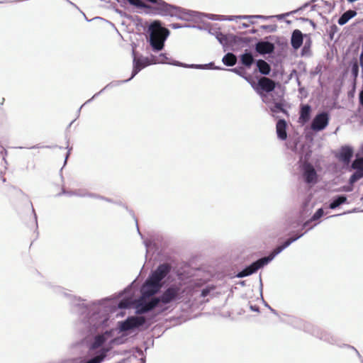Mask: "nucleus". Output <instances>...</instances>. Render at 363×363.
<instances>
[{
  "instance_id": "f257e3e1",
  "label": "nucleus",
  "mask_w": 363,
  "mask_h": 363,
  "mask_svg": "<svg viewBox=\"0 0 363 363\" xmlns=\"http://www.w3.org/2000/svg\"><path fill=\"white\" fill-rule=\"evenodd\" d=\"M133 284L134 281L116 296L106 297L88 303H85V300L81 297L68 294L65 289L60 286L51 283H48L46 286L54 293L62 294L67 298L72 310L78 315L79 324L82 325L80 330L84 335H89L102 332L108 325L109 314L116 312L117 309L133 308L137 315H157L154 312L156 308L160 309L157 297L140 295L138 298H133Z\"/></svg>"
},
{
  "instance_id": "f03ea898",
  "label": "nucleus",
  "mask_w": 363,
  "mask_h": 363,
  "mask_svg": "<svg viewBox=\"0 0 363 363\" xmlns=\"http://www.w3.org/2000/svg\"><path fill=\"white\" fill-rule=\"evenodd\" d=\"M169 35L167 28L161 26V22L155 20L147 28L146 39L153 52H159L164 49V43Z\"/></svg>"
},
{
  "instance_id": "7ed1b4c3",
  "label": "nucleus",
  "mask_w": 363,
  "mask_h": 363,
  "mask_svg": "<svg viewBox=\"0 0 363 363\" xmlns=\"http://www.w3.org/2000/svg\"><path fill=\"white\" fill-rule=\"evenodd\" d=\"M156 314H152L149 316L142 315H130L125 320L118 322V329L120 332H133L139 330L141 328H148L155 321Z\"/></svg>"
},
{
  "instance_id": "20e7f679",
  "label": "nucleus",
  "mask_w": 363,
  "mask_h": 363,
  "mask_svg": "<svg viewBox=\"0 0 363 363\" xmlns=\"http://www.w3.org/2000/svg\"><path fill=\"white\" fill-rule=\"evenodd\" d=\"M183 291L181 287L172 284L168 286L160 296H156L160 306V312L167 310L164 306L177 301L182 298Z\"/></svg>"
},
{
  "instance_id": "39448f33",
  "label": "nucleus",
  "mask_w": 363,
  "mask_h": 363,
  "mask_svg": "<svg viewBox=\"0 0 363 363\" xmlns=\"http://www.w3.org/2000/svg\"><path fill=\"white\" fill-rule=\"evenodd\" d=\"M132 55H133V70L131 73V76L129 79L122 81H118L116 82H112V86L119 85L123 83L128 82L133 79L143 69L147 67L148 65H152V60L149 59L147 57H144L142 55H137L135 52L136 45L135 43L132 44Z\"/></svg>"
},
{
  "instance_id": "423d86ee",
  "label": "nucleus",
  "mask_w": 363,
  "mask_h": 363,
  "mask_svg": "<svg viewBox=\"0 0 363 363\" xmlns=\"http://www.w3.org/2000/svg\"><path fill=\"white\" fill-rule=\"evenodd\" d=\"M274 43L277 45H286L287 43L285 40L284 43L281 42V39L276 35H269L266 37L264 40H259L255 45V50L260 55H271L274 53L275 46Z\"/></svg>"
},
{
  "instance_id": "0eeeda50",
  "label": "nucleus",
  "mask_w": 363,
  "mask_h": 363,
  "mask_svg": "<svg viewBox=\"0 0 363 363\" xmlns=\"http://www.w3.org/2000/svg\"><path fill=\"white\" fill-rule=\"evenodd\" d=\"M162 286V284L149 274L140 286V295H143V296L155 297L154 296L160 291Z\"/></svg>"
},
{
  "instance_id": "6e6552de",
  "label": "nucleus",
  "mask_w": 363,
  "mask_h": 363,
  "mask_svg": "<svg viewBox=\"0 0 363 363\" xmlns=\"http://www.w3.org/2000/svg\"><path fill=\"white\" fill-rule=\"evenodd\" d=\"M330 115L328 112L322 111L318 112L312 119L310 129L315 133L325 130L329 124Z\"/></svg>"
},
{
  "instance_id": "1a4fd4ad",
  "label": "nucleus",
  "mask_w": 363,
  "mask_h": 363,
  "mask_svg": "<svg viewBox=\"0 0 363 363\" xmlns=\"http://www.w3.org/2000/svg\"><path fill=\"white\" fill-rule=\"evenodd\" d=\"M267 264L268 263L264 257H261L245 267L236 274L235 277L238 278H243L250 276Z\"/></svg>"
},
{
  "instance_id": "9d476101",
  "label": "nucleus",
  "mask_w": 363,
  "mask_h": 363,
  "mask_svg": "<svg viewBox=\"0 0 363 363\" xmlns=\"http://www.w3.org/2000/svg\"><path fill=\"white\" fill-rule=\"evenodd\" d=\"M277 84L278 83L270 78L262 77L258 79L256 85L252 84V86L257 94H269L274 90Z\"/></svg>"
},
{
  "instance_id": "9b49d317",
  "label": "nucleus",
  "mask_w": 363,
  "mask_h": 363,
  "mask_svg": "<svg viewBox=\"0 0 363 363\" xmlns=\"http://www.w3.org/2000/svg\"><path fill=\"white\" fill-rule=\"evenodd\" d=\"M311 334L319 338L320 340L328 342L331 345H336L337 346L342 347L340 345V340L337 336L332 335L329 332L323 330L317 326H313Z\"/></svg>"
},
{
  "instance_id": "f8f14e48",
  "label": "nucleus",
  "mask_w": 363,
  "mask_h": 363,
  "mask_svg": "<svg viewBox=\"0 0 363 363\" xmlns=\"http://www.w3.org/2000/svg\"><path fill=\"white\" fill-rule=\"evenodd\" d=\"M172 269L169 263L160 264L150 274L163 285V280L170 274Z\"/></svg>"
},
{
  "instance_id": "ddd939ff",
  "label": "nucleus",
  "mask_w": 363,
  "mask_h": 363,
  "mask_svg": "<svg viewBox=\"0 0 363 363\" xmlns=\"http://www.w3.org/2000/svg\"><path fill=\"white\" fill-rule=\"evenodd\" d=\"M302 174L306 184H315L318 180V174L314 167L309 162H306L302 166Z\"/></svg>"
},
{
  "instance_id": "4468645a",
  "label": "nucleus",
  "mask_w": 363,
  "mask_h": 363,
  "mask_svg": "<svg viewBox=\"0 0 363 363\" xmlns=\"http://www.w3.org/2000/svg\"><path fill=\"white\" fill-rule=\"evenodd\" d=\"M111 350V346L103 347L94 352L90 359L82 360L80 363H101L105 360Z\"/></svg>"
},
{
  "instance_id": "2eb2a0df",
  "label": "nucleus",
  "mask_w": 363,
  "mask_h": 363,
  "mask_svg": "<svg viewBox=\"0 0 363 363\" xmlns=\"http://www.w3.org/2000/svg\"><path fill=\"white\" fill-rule=\"evenodd\" d=\"M354 155V150L350 145H343L340 147L338 155L336 157L338 158L345 164H349Z\"/></svg>"
},
{
  "instance_id": "dca6fc26",
  "label": "nucleus",
  "mask_w": 363,
  "mask_h": 363,
  "mask_svg": "<svg viewBox=\"0 0 363 363\" xmlns=\"http://www.w3.org/2000/svg\"><path fill=\"white\" fill-rule=\"evenodd\" d=\"M312 107L308 104H301L299 107V116L298 122L301 125H305L309 122L311 118Z\"/></svg>"
},
{
  "instance_id": "f3484780",
  "label": "nucleus",
  "mask_w": 363,
  "mask_h": 363,
  "mask_svg": "<svg viewBox=\"0 0 363 363\" xmlns=\"http://www.w3.org/2000/svg\"><path fill=\"white\" fill-rule=\"evenodd\" d=\"M174 66L182 67L185 68H193L199 69H223L218 67L215 66L214 62H211L207 64H186L181 62H176Z\"/></svg>"
},
{
  "instance_id": "a211bd4d",
  "label": "nucleus",
  "mask_w": 363,
  "mask_h": 363,
  "mask_svg": "<svg viewBox=\"0 0 363 363\" xmlns=\"http://www.w3.org/2000/svg\"><path fill=\"white\" fill-rule=\"evenodd\" d=\"M106 341V337L104 335L97 334L94 335L92 341L89 344V352H91L97 351L106 346H103Z\"/></svg>"
},
{
  "instance_id": "6ab92c4d",
  "label": "nucleus",
  "mask_w": 363,
  "mask_h": 363,
  "mask_svg": "<svg viewBox=\"0 0 363 363\" xmlns=\"http://www.w3.org/2000/svg\"><path fill=\"white\" fill-rule=\"evenodd\" d=\"M290 323L296 328L303 330L305 332L310 333L312 331V329L313 328V325L304 321L303 320L298 318H291Z\"/></svg>"
},
{
  "instance_id": "aec40b11",
  "label": "nucleus",
  "mask_w": 363,
  "mask_h": 363,
  "mask_svg": "<svg viewBox=\"0 0 363 363\" xmlns=\"http://www.w3.org/2000/svg\"><path fill=\"white\" fill-rule=\"evenodd\" d=\"M303 34L298 29L294 30L291 33V45L294 50L300 48L303 41Z\"/></svg>"
},
{
  "instance_id": "412c9836",
  "label": "nucleus",
  "mask_w": 363,
  "mask_h": 363,
  "mask_svg": "<svg viewBox=\"0 0 363 363\" xmlns=\"http://www.w3.org/2000/svg\"><path fill=\"white\" fill-rule=\"evenodd\" d=\"M286 121L284 119H279L277 122L276 132L277 138L281 140H286L287 138Z\"/></svg>"
},
{
  "instance_id": "4be33fe9",
  "label": "nucleus",
  "mask_w": 363,
  "mask_h": 363,
  "mask_svg": "<svg viewBox=\"0 0 363 363\" xmlns=\"http://www.w3.org/2000/svg\"><path fill=\"white\" fill-rule=\"evenodd\" d=\"M345 203H348L347 196L345 194H339L331 199L328 207L330 209L334 210Z\"/></svg>"
},
{
  "instance_id": "5701e85b",
  "label": "nucleus",
  "mask_w": 363,
  "mask_h": 363,
  "mask_svg": "<svg viewBox=\"0 0 363 363\" xmlns=\"http://www.w3.org/2000/svg\"><path fill=\"white\" fill-rule=\"evenodd\" d=\"M290 245L286 240L283 243H281L279 245H277L274 249L272 250V251L269 254V255L264 257L267 263L269 264L271 262L274 257L278 255L279 253H281L284 249L288 247Z\"/></svg>"
},
{
  "instance_id": "b1692460",
  "label": "nucleus",
  "mask_w": 363,
  "mask_h": 363,
  "mask_svg": "<svg viewBox=\"0 0 363 363\" xmlns=\"http://www.w3.org/2000/svg\"><path fill=\"white\" fill-rule=\"evenodd\" d=\"M240 62L245 67L250 68L255 62V59L251 51L245 50L240 55Z\"/></svg>"
},
{
  "instance_id": "393cba45",
  "label": "nucleus",
  "mask_w": 363,
  "mask_h": 363,
  "mask_svg": "<svg viewBox=\"0 0 363 363\" xmlns=\"http://www.w3.org/2000/svg\"><path fill=\"white\" fill-rule=\"evenodd\" d=\"M350 67H351V74L353 78L352 82V90L354 91L355 88H356V84H357V79L358 77L359 72V63H358L357 60L355 59L352 61V62L350 64Z\"/></svg>"
},
{
  "instance_id": "a878e982",
  "label": "nucleus",
  "mask_w": 363,
  "mask_h": 363,
  "mask_svg": "<svg viewBox=\"0 0 363 363\" xmlns=\"http://www.w3.org/2000/svg\"><path fill=\"white\" fill-rule=\"evenodd\" d=\"M257 68L260 74L263 75L269 74L272 69L271 66L269 63H267L265 60L259 59L255 62Z\"/></svg>"
},
{
  "instance_id": "bb28decb",
  "label": "nucleus",
  "mask_w": 363,
  "mask_h": 363,
  "mask_svg": "<svg viewBox=\"0 0 363 363\" xmlns=\"http://www.w3.org/2000/svg\"><path fill=\"white\" fill-rule=\"evenodd\" d=\"M151 60L152 64L162 63L174 65V63L177 62V60H169V58L165 53H160L158 56L152 55Z\"/></svg>"
},
{
  "instance_id": "cd10ccee",
  "label": "nucleus",
  "mask_w": 363,
  "mask_h": 363,
  "mask_svg": "<svg viewBox=\"0 0 363 363\" xmlns=\"http://www.w3.org/2000/svg\"><path fill=\"white\" fill-rule=\"evenodd\" d=\"M357 12L354 10L349 9L344 12L338 18L337 23L340 26L346 24L350 19L356 16Z\"/></svg>"
},
{
  "instance_id": "c85d7f7f",
  "label": "nucleus",
  "mask_w": 363,
  "mask_h": 363,
  "mask_svg": "<svg viewBox=\"0 0 363 363\" xmlns=\"http://www.w3.org/2000/svg\"><path fill=\"white\" fill-rule=\"evenodd\" d=\"M222 62L225 65L232 67L236 64L237 57L233 53L228 52L223 57Z\"/></svg>"
},
{
  "instance_id": "c756f323",
  "label": "nucleus",
  "mask_w": 363,
  "mask_h": 363,
  "mask_svg": "<svg viewBox=\"0 0 363 363\" xmlns=\"http://www.w3.org/2000/svg\"><path fill=\"white\" fill-rule=\"evenodd\" d=\"M362 167H363V155H361L360 153H356L355 159L351 164V168L357 172Z\"/></svg>"
},
{
  "instance_id": "7c9ffc66",
  "label": "nucleus",
  "mask_w": 363,
  "mask_h": 363,
  "mask_svg": "<svg viewBox=\"0 0 363 363\" xmlns=\"http://www.w3.org/2000/svg\"><path fill=\"white\" fill-rule=\"evenodd\" d=\"M269 109L273 113H283L288 115V111L284 108L283 102H274L273 106H269Z\"/></svg>"
},
{
  "instance_id": "2f4dec72",
  "label": "nucleus",
  "mask_w": 363,
  "mask_h": 363,
  "mask_svg": "<svg viewBox=\"0 0 363 363\" xmlns=\"http://www.w3.org/2000/svg\"><path fill=\"white\" fill-rule=\"evenodd\" d=\"M363 178V167L357 172H354L349 179V183L354 184L360 179Z\"/></svg>"
},
{
  "instance_id": "473e14b6",
  "label": "nucleus",
  "mask_w": 363,
  "mask_h": 363,
  "mask_svg": "<svg viewBox=\"0 0 363 363\" xmlns=\"http://www.w3.org/2000/svg\"><path fill=\"white\" fill-rule=\"evenodd\" d=\"M216 289V286L214 285H207L204 288H203L201 291V297L205 298L207 296L210 295L211 292Z\"/></svg>"
},
{
  "instance_id": "72a5a7b5",
  "label": "nucleus",
  "mask_w": 363,
  "mask_h": 363,
  "mask_svg": "<svg viewBox=\"0 0 363 363\" xmlns=\"http://www.w3.org/2000/svg\"><path fill=\"white\" fill-rule=\"evenodd\" d=\"M311 39H308L301 49V56H310L311 55Z\"/></svg>"
},
{
  "instance_id": "f704fd0d",
  "label": "nucleus",
  "mask_w": 363,
  "mask_h": 363,
  "mask_svg": "<svg viewBox=\"0 0 363 363\" xmlns=\"http://www.w3.org/2000/svg\"><path fill=\"white\" fill-rule=\"evenodd\" d=\"M240 37L233 34L228 35V45H233L240 43Z\"/></svg>"
},
{
  "instance_id": "c9c22d12",
  "label": "nucleus",
  "mask_w": 363,
  "mask_h": 363,
  "mask_svg": "<svg viewBox=\"0 0 363 363\" xmlns=\"http://www.w3.org/2000/svg\"><path fill=\"white\" fill-rule=\"evenodd\" d=\"M216 38L223 47L228 45V35L223 34L220 31L216 36Z\"/></svg>"
},
{
  "instance_id": "e433bc0d",
  "label": "nucleus",
  "mask_w": 363,
  "mask_h": 363,
  "mask_svg": "<svg viewBox=\"0 0 363 363\" xmlns=\"http://www.w3.org/2000/svg\"><path fill=\"white\" fill-rule=\"evenodd\" d=\"M112 84L113 83H109L106 86H104V88H103L100 91H99L98 93L95 94L90 99L87 100L82 106H80V108H79V110H77V114L78 116L79 115V113L81 111V109L83 107L84 105L89 103L90 101H91L95 97H96L97 96H99L101 93H102L105 89L111 87L112 86Z\"/></svg>"
},
{
  "instance_id": "4c0bfd02",
  "label": "nucleus",
  "mask_w": 363,
  "mask_h": 363,
  "mask_svg": "<svg viewBox=\"0 0 363 363\" xmlns=\"http://www.w3.org/2000/svg\"><path fill=\"white\" fill-rule=\"evenodd\" d=\"M125 342V340L123 337H117L110 340L108 344L106 345V347L111 346V349L113 348V345H120Z\"/></svg>"
},
{
  "instance_id": "58836bf2",
  "label": "nucleus",
  "mask_w": 363,
  "mask_h": 363,
  "mask_svg": "<svg viewBox=\"0 0 363 363\" xmlns=\"http://www.w3.org/2000/svg\"><path fill=\"white\" fill-rule=\"evenodd\" d=\"M207 23L208 28H206V30H207L208 33H210L211 35H214L216 37L220 32L219 28L213 26L210 23Z\"/></svg>"
},
{
  "instance_id": "ea45409f",
  "label": "nucleus",
  "mask_w": 363,
  "mask_h": 363,
  "mask_svg": "<svg viewBox=\"0 0 363 363\" xmlns=\"http://www.w3.org/2000/svg\"><path fill=\"white\" fill-rule=\"evenodd\" d=\"M324 215V210L323 208H318L315 213L311 216V220L316 221L321 218Z\"/></svg>"
},
{
  "instance_id": "a19ab883",
  "label": "nucleus",
  "mask_w": 363,
  "mask_h": 363,
  "mask_svg": "<svg viewBox=\"0 0 363 363\" xmlns=\"http://www.w3.org/2000/svg\"><path fill=\"white\" fill-rule=\"evenodd\" d=\"M207 22H199L196 23L194 24H191V28H196L200 30H206L207 27Z\"/></svg>"
},
{
  "instance_id": "79ce46f5",
  "label": "nucleus",
  "mask_w": 363,
  "mask_h": 363,
  "mask_svg": "<svg viewBox=\"0 0 363 363\" xmlns=\"http://www.w3.org/2000/svg\"><path fill=\"white\" fill-rule=\"evenodd\" d=\"M227 70L234 72L242 77H245V71L242 67H238L235 68L228 69Z\"/></svg>"
},
{
  "instance_id": "37998d69",
  "label": "nucleus",
  "mask_w": 363,
  "mask_h": 363,
  "mask_svg": "<svg viewBox=\"0 0 363 363\" xmlns=\"http://www.w3.org/2000/svg\"><path fill=\"white\" fill-rule=\"evenodd\" d=\"M260 28L262 30H266L269 33H274V32L277 31V26L276 24L262 25L260 26Z\"/></svg>"
},
{
  "instance_id": "c03bdc74",
  "label": "nucleus",
  "mask_w": 363,
  "mask_h": 363,
  "mask_svg": "<svg viewBox=\"0 0 363 363\" xmlns=\"http://www.w3.org/2000/svg\"><path fill=\"white\" fill-rule=\"evenodd\" d=\"M338 28L335 24H333L330 26V29L328 30V35L330 40H333L334 38V35L337 32Z\"/></svg>"
},
{
  "instance_id": "a18cd8bd",
  "label": "nucleus",
  "mask_w": 363,
  "mask_h": 363,
  "mask_svg": "<svg viewBox=\"0 0 363 363\" xmlns=\"http://www.w3.org/2000/svg\"><path fill=\"white\" fill-rule=\"evenodd\" d=\"M235 18L252 19L253 18V16H247V15H243V16H228V20L233 21Z\"/></svg>"
},
{
  "instance_id": "49530a36",
  "label": "nucleus",
  "mask_w": 363,
  "mask_h": 363,
  "mask_svg": "<svg viewBox=\"0 0 363 363\" xmlns=\"http://www.w3.org/2000/svg\"><path fill=\"white\" fill-rule=\"evenodd\" d=\"M343 346L346 347L347 348L353 350L356 352V354H357V357H359L361 363H363V358H362V355L360 354L359 351L354 347H353L352 345H346V344H344Z\"/></svg>"
},
{
  "instance_id": "de8ad7c7",
  "label": "nucleus",
  "mask_w": 363,
  "mask_h": 363,
  "mask_svg": "<svg viewBox=\"0 0 363 363\" xmlns=\"http://www.w3.org/2000/svg\"><path fill=\"white\" fill-rule=\"evenodd\" d=\"M303 235H304V233H301L299 235H296L292 236V237L286 239V240L289 242V244L291 245L294 242H295L297 240H298L299 238H301Z\"/></svg>"
},
{
  "instance_id": "09e8293b",
  "label": "nucleus",
  "mask_w": 363,
  "mask_h": 363,
  "mask_svg": "<svg viewBox=\"0 0 363 363\" xmlns=\"http://www.w3.org/2000/svg\"><path fill=\"white\" fill-rule=\"evenodd\" d=\"M359 209L357 208H354L352 210H350V211H345V212H343L342 213H339V214H335V215H333L331 216L330 217H336V216H340L342 215H345V214H348V213H356V212H359Z\"/></svg>"
},
{
  "instance_id": "8fccbe9b",
  "label": "nucleus",
  "mask_w": 363,
  "mask_h": 363,
  "mask_svg": "<svg viewBox=\"0 0 363 363\" xmlns=\"http://www.w3.org/2000/svg\"><path fill=\"white\" fill-rule=\"evenodd\" d=\"M261 97L262 100L264 104H269L271 101V99H269V96L267 94H258Z\"/></svg>"
},
{
  "instance_id": "3c124183",
  "label": "nucleus",
  "mask_w": 363,
  "mask_h": 363,
  "mask_svg": "<svg viewBox=\"0 0 363 363\" xmlns=\"http://www.w3.org/2000/svg\"><path fill=\"white\" fill-rule=\"evenodd\" d=\"M353 185L354 184L349 183V185L342 186L341 191H345V192H350L353 190Z\"/></svg>"
},
{
  "instance_id": "603ef678",
  "label": "nucleus",
  "mask_w": 363,
  "mask_h": 363,
  "mask_svg": "<svg viewBox=\"0 0 363 363\" xmlns=\"http://www.w3.org/2000/svg\"><path fill=\"white\" fill-rule=\"evenodd\" d=\"M143 243L146 247V253L147 254L148 251H149V248L153 245L152 241H151L150 240H144Z\"/></svg>"
},
{
  "instance_id": "864d4df0",
  "label": "nucleus",
  "mask_w": 363,
  "mask_h": 363,
  "mask_svg": "<svg viewBox=\"0 0 363 363\" xmlns=\"http://www.w3.org/2000/svg\"><path fill=\"white\" fill-rule=\"evenodd\" d=\"M320 72H321V67H319V66H317V67L315 68V69H314V70H313V71H311V73H310V74H311V75L312 77H314V76H315L316 74H318L320 73Z\"/></svg>"
},
{
  "instance_id": "5fc2aeb1",
  "label": "nucleus",
  "mask_w": 363,
  "mask_h": 363,
  "mask_svg": "<svg viewBox=\"0 0 363 363\" xmlns=\"http://www.w3.org/2000/svg\"><path fill=\"white\" fill-rule=\"evenodd\" d=\"M77 194H74L75 196L79 197H86V194H85L86 191H83L81 190H74Z\"/></svg>"
},
{
  "instance_id": "6e6d98bb",
  "label": "nucleus",
  "mask_w": 363,
  "mask_h": 363,
  "mask_svg": "<svg viewBox=\"0 0 363 363\" xmlns=\"http://www.w3.org/2000/svg\"><path fill=\"white\" fill-rule=\"evenodd\" d=\"M300 19L303 21L309 22L310 24L313 26V29H315L316 24L315 23V22L313 21H312L309 18H301Z\"/></svg>"
},
{
  "instance_id": "4d7b16f0",
  "label": "nucleus",
  "mask_w": 363,
  "mask_h": 363,
  "mask_svg": "<svg viewBox=\"0 0 363 363\" xmlns=\"http://www.w3.org/2000/svg\"><path fill=\"white\" fill-rule=\"evenodd\" d=\"M291 13H292L291 12H288V13H283V14H279V15H276V16H272V18H277V19L279 20H281L282 18H284L285 16H289Z\"/></svg>"
},
{
  "instance_id": "13d9d810",
  "label": "nucleus",
  "mask_w": 363,
  "mask_h": 363,
  "mask_svg": "<svg viewBox=\"0 0 363 363\" xmlns=\"http://www.w3.org/2000/svg\"><path fill=\"white\" fill-rule=\"evenodd\" d=\"M271 18H272V16H262V15H254L253 16V18H259V19H263V20H267V19H269Z\"/></svg>"
},
{
  "instance_id": "bf43d9fd",
  "label": "nucleus",
  "mask_w": 363,
  "mask_h": 363,
  "mask_svg": "<svg viewBox=\"0 0 363 363\" xmlns=\"http://www.w3.org/2000/svg\"><path fill=\"white\" fill-rule=\"evenodd\" d=\"M310 4H311V2H310V1L306 2V3H305L302 6H301L299 9H296V10H295V11H291V13H296V12H298V11H300V10H303V9H304L307 8L308 6H310Z\"/></svg>"
},
{
  "instance_id": "052dcab7",
  "label": "nucleus",
  "mask_w": 363,
  "mask_h": 363,
  "mask_svg": "<svg viewBox=\"0 0 363 363\" xmlns=\"http://www.w3.org/2000/svg\"><path fill=\"white\" fill-rule=\"evenodd\" d=\"M240 43H245L246 45L249 44L251 40H252V38H242V37H240Z\"/></svg>"
},
{
  "instance_id": "680f3d73",
  "label": "nucleus",
  "mask_w": 363,
  "mask_h": 363,
  "mask_svg": "<svg viewBox=\"0 0 363 363\" xmlns=\"http://www.w3.org/2000/svg\"><path fill=\"white\" fill-rule=\"evenodd\" d=\"M359 67H362V74L363 77V52H362L359 55V61L358 62Z\"/></svg>"
},
{
  "instance_id": "e2e57ef3",
  "label": "nucleus",
  "mask_w": 363,
  "mask_h": 363,
  "mask_svg": "<svg viewBox=\"0 0 363 363\" xmlns=\"http://www.w3.org/2000/svg\"><path fill=\"white\" fill-rule=\"evenodd\" d=\"M359 104L363 107V89L360 91L359 94Z\"/></svg>"
},
{
  "instance_id": "0e129e2a",
  "label": "nucleus",
  "mask_w": 363,
  "mask_h": 363,
  "mask_svg": "<svg viewBox=\"0 0 363 363\" xmlns=\"http://www.w3.org/2000/svg\"><path fill=\"white\" fill-rule=\"evenodd\" d=\"M169 26L173 28V29H178V28H182V24L180 23H172L169 25Z\"/></svg>"
},
{
  "instance_id": "69168bd1",
  "label": "nucleus",
  "mask_w": 363,
  "mask_h": 363,
  "mask_svg": "<svg viewBox=\"0 0 363 363\" xmlns=\"http://www.w3.org/2000/svg\"><path fill=\"white\" fill-rule=\"evenodd\" d=\"M325 5L328 6L330 8V10H332L335 8V3H333L332 4V3L329 2V1H323Z\"/></svg>"
},
{
  "instance_id": "338daca9",
  "label": "nucleus",
  "mask_w": 363,
  "mask_h": 363,
  "mask_svg": "<svg viewBox=\"0 0 363 363\" xmlns=\"http://www.w3.org/2000/svg\"><path fill=\"white\" fill-rule=\"evenodd\" d=\"M0 155L3 156V160L6 161L5 157L7 155V151L5 148L1 147V150L0 151Z\"/></svg>"
},
{
  "instance_id": "774afa93",
  "label": "nucleus",
  "mask_w": 363,
  "mask_h": 363,
  "mask_svg": "<svg viewBox=\"0 0 363 363\" xmlns=\"http://www.w3.org/2000/svg\"><path fill=\"white\" fill-rule=\"evenodd\" d=\"M250 308L251 311H255V312L259 311V306H257L256 305H251Z\"/></svg>"
}]
</instances>
